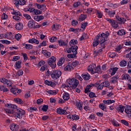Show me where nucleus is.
<instances>
[{"label": "nucleus", "mask_w": 131, "mask_h": 131, "mask_svg": "<svg viewBox=\"0 0 131 131\" xmlns=\"http://www.w3.org/2000/svg\"><path fill=\"white\" fill-rule=\"evenodd\" d=\"M5 106H6V107H9L10 108L5 109V111L6 113L13 114V116H14V117H17V118L21 119V118H22V116L25 115V111L22 109L17 108V106L15 104H7Z\"/></svg>", "instance_id": "f257e3e1"}, {"label": "nucleus", "mask_w": 131, "mask_h": 131, "mask_svg": "<svg viewBox=\"0 0 131 131\" xmlns=\"http://www.w3.org/2000/svg\"><path fill=\"white\" fill-rule=\"evenodd\" d=\"M47 74L48 76L51 75L53 79H58L62 75V72L58 70H53L52 71L48 70Z\"/></svg>", "instance_id": "f03ea898"}, {"label": "nucleus", "mask_w": 131, "mask_h": 131, "mask_svg": "<svg viewBox=\"0 0 131 131\" xmlns=\"http://www.w3.org/2000/svg\"><path fill=\"white\" fill-rule=\"evenodd\" d=\"M110 35V34L108 31L105 32V33H102L100 35L98 34L96 36L99 37V40L100 42H105L108 38V36Z\"/></svg>", "instance_id": "7ed1b4c3"}, {"label": "nucleus", "mask_w": 131, "mask_h": 131, "mask_svg": "<svg viewBox=\"0 0 131 131\" xmlns=\"http://www.w3.org/2000/svg\"><path fill=\"white\" fill-rule=\"evenodd\" d=\"M56 60L57 58L55 56H52L48 59V64L54 69L57 67Z\"/></svg>", "instance_id": "20e7f679"}, {"label": "nucleus", "mask_w": 131, "mask_h": 131, "mask_svg": "<svg viewBox=\"0 0 131 131\" xmlns=\"http://www.w3.org/2000/svg\"><path fill=\"white\" fill-rule=\"evenodd\" d=\"M67 83L70 85H72V89H75L78 85L79 81L77 79L74 78L68 79L67 81Z\"/></svg>", "instance_id": "39448f33"}, {"label": "nucleus", "mask_w": 131, "mask_h": 131, "mask_svg": "<svg viewBox=\"0 0 131 131\" xmlns=\"http://www.w3.org/2000/svg\"><path fill=\"white\" fill-rule=\"evenodd\" d=\"M105 19L106 20V21H107V22L110 23L111 25L114 28H117L118 27H119L118 23L117 22L116 20L109 18H105Z\"/></svg>", "instance_id": "423d86ee"}, {"label": "nucleus", "mask_w": 131, "mask_h": 131, "mask_svg": "<svg viewBox=\"0 0 131 131\" xmlns=\"http://www.w3.org/2000/svg\"><path fill=\"white\" fill-rule=\"evenodd\" d=\"M13 3L15 5L16 8H19V6H24V5H26V1L25 0H14Z\"/></svg>", "instance_id": "0eeeda50"}, {"label": "nucleus", "mask_w": 131, "mask_h": 131, "mask_svg": "<svg viewBox=\"0 0 131 131\" xmlns=\"http://www.w3.org/2000/svg\"><path fill=\"white\" fill-rule=\"evenodd\" d=\"M104 11L105 13H107V15H109L110 18H113L114 15L116 14V11L114 10L110 11L108 8H105Z\"/></svg>", "instance_id": "6e6552de"}, {"label": "nucleus", "mask_w": 131, "mask_h": 131, "mask_svg": "<svg viewBox=\"0 0 131 131\" xmlns=\"http://www.w3.org/2000/svg\"><path fill=\"white\" fill-rule=\"evenodd\" d=\"M0 81L4 84H6L8 86H12V84H13V82L12 81L7 80L5 78H0Z\"/></svg>", "instance_id": "1a4fd4ad"}, {"label": "nucleus", "mask_w": 131, "mask_h": 131, "mask_svg": "<svg viewBox=\"0 0 131 131\" xmlns=\"http://www.w3.org/2000/svg\"><path fill=\"white\" fill-rule=\"evenodd\" d=\"M7 38L8 39H12L13 37V34L12 33H7V34H0V39L2 38Z\"/></svg>", "instance_id": "9d476101"}, {"label": "nucleus", "mask_w": 131, "mask_h": 131, "mask_svg": "<svg viewBox=\"0 0 131 131\" xmlns=\"http://www.w3.org/2000/svg\"><path fill=\"white\" fill-rule=\"evenodd\" d=\"M96 68V64L92 63L89 66L88 70L91 74H95V69Z\"/></svg>", "instance_id": "9b49d317"}, {"label": "nucleus", "mask_w": 131, "mask_h": 131, "mask_svg": "<svg viewBox=\"0 0 131 131\" xmlns=\"http://www.w3.org/2000/svg\"><path fill=\"white\" fill-rule=\"evenodd\" d=\"M58 43L59 47H68V40L64 41L62 39L58 40Z\"/></svg>", "instance_id": "f8f14e48"}, {"label": "nucleus", "mask_w": 131, "mask_h": 131, "mask_svg": "<svg viewBox=\"0 0 131 131\" xmlns=\"http://www.w3.org/2000/svg\"><path fill=\"white\" fill-rule=\"evenodd\" d=\"M93 86H95V84L91 83L89 85H87L86 86V88L84 89L85 94H88V93H90L91 88H93Z\"/></svg>", "instance_id": "ddd939ff"}, {"label": "nucleus", "mask_w": 131, "mask_h": 131, "mask_svg": "<svg viewBox=\"0 0 131 131\" xmlns=\"http://www.w3.org/2000/svg\"><path fill=\"white\" fill-rule=\"evenodd\" d=\"M68 118L72 119V120H78L79 119V116L77 115L70 114L68 116Z\"/></svg>", "instance_id": "4468645a"}, {"label": "nucleus", "mask_w": 131, "mask_h": 131, "mask_svg": "<svg viewBox=\"0 0 131 131\" xmlns=\"http://www.w3.org/2000/svg\"><path fill=\"white\" fill-rule=\"evenodd\" d=\"M57 113L60 115H66L67 114V111L65 110H63L61 108H57Z\"/></svg>", "instance_id": "2eb2a0df"}, {"label": "nucleus", "mask_w": 131, "mask_h": 131, "mask_svg": "<svg viewBox=\"0 0 131 131\" xmlns=\"http://www.w3.org/2000/svg\"><path fill=\"white\" fill-rule=\"evenodd\" d=\"M117 69H118V68H111L110 70L107 71V72L110 73L111 75L112 76H113V75H115V73H116V72L117 71Z\"/></svg>", "instance_id": "dca6fc26"}, {"label": "nucleus", "mask_w": 131, "mask_h": 131, "mask_svg": "<svg viewBox=\"0 0 131 131\" xmlns=\"http://www.w3.org/2000/svg\"><path fill=\"white\" fill-rule=\"evenodd\" d=\"M100 43V40H99V37L95 36L93 42V47H97Z\"/></svg>", "instance_id": "f3484780"}, {"label": "nucleus", "mask_w": 131, "mask_h": 131, "mask_svg": "<svg viewBox=\"0 0 131 131\" xmlns=\"http://www.w3.org/2000/svg\"><path fill=\"white\" fill-rule=\"evenodd\" d=\"M43 19H45L43 15H36L34 17V19L35 21H37V22H39V21H41Z\"/></svg>", "instance_id": "a211bd4d"}, {"label": "nucleus", "mask_w": 131, "mask_h": 131, "mask_svg": "<svg viewBox=\"0 0 131 131\" xmlns=\"http://www.w3.org/2000/svg\"><path fill=\"white\" fill-rule=\"evenodd\" d=\"M45 83L47 85H50V86H52V88H55V86H56V83H55V82H52V81H49L48 80H46L45 81Z\"/></svg>", "instance_id": "6ab92c4d"}, {"label": "nucleus", "mask_w": 131, "mask_h": 131, "mask_svg": "<svg viewBox=\"0 0 131 131\" xmlns=\"http://www.w3.org/2000/svg\"><path fill=\"white\" fill-rule=\"evenodd\" d=\"M125 108V106H123L122 105H119V106L117 107L116 110L117 111H118V112L123 113V112H124Z\"/></svg>", "instance_id": "aec40b11"}, {"label": "nucleus", "mask_w": 131, "mask_h": 131, "mask_svg": "<svg viewBox=\"0 0 131 131\" xmlns=\"http://www.w3.org/2000/svg\"><path fill=\"white\" fill-rule=\"evenodd\" d=\"M10 129L13 131L18 130L19 128V125H17V124H12L10 125Z\"/></svg>", "instance_id": "412c9836"}, {"label": "nucleus", "mask_w": 131, "mask_h": 131, "mask_svg": "<svg viewBox=\"0 0 131 131\" xmlns=\"http://www.w3.org/2000/svg\"><path fill=\"white\" fill-rule=\"evenodd\" d=\"M23 24L21 23H17L15 26V29H17V30H22L23 29Z\"/></svg>", "instance_id": "4be33fe9"}, {"label": "nucleus", "mask_w": 131, "mask_h": 131, "mask_svg": "<svg viewBox=\"0 0 131 131\" xmlns=\"http://www.w3.org/2000/svg\"><path fill=\"white\" fill-rule=\"evenodd\" d=\"M34 25H35V21L33 19L29 21L28 23V26L29 28H33Z\"/></svg>", "instance_id": "5701e85b"}, {"label": "nucleus", "mask_w": 131, "mask_h": 131, "mask_svg": "<svg viewBox=\"0 0 131 131\" xmlns=\"http://www.w3.org/2000/svg\"><path fill=\"white\" fill-rule=\"evenodd\" d=\"M77 50H78V47L77 46H73L71 47V52L75 55H77Z\"/></svg>", "instance_id": "b1692460"}, {"label": "nucleus", "mask_w": 131, "mask_h": 131, "mask_svg": "<svg viewBox=\"0 0 131 131\" xmlns=\"http://www.w3.org/2000/svg\"><path fill=\"white\" fill-rule=\"evenodd\" d=\"M102 102L104 104H106V105H110L113 104V103H115V100L111 99L103 100Z\"/></svg>", "instance_id": "393cba45"}, {"label": "nucleus", "mask_w": 131, "mask_h": 131, "mask_svg": "<svg viewBox=\"0 0 131 131\" xmlns=\"http://www.w3.org/2000/svg\"><path fill=\"white\" fill-rule=\"evenodd\" d=\"M130 78V76L128 74H123L121 76L122 80H128Z\"/></svg>", "instance_id": "a878e982"}, {"label": "nucleus", "mask_w": 131, "mask_h": 131, "mask_svg": "<svg viewBox=\"0 0 131 131\" xmlns=\"http://www.w3.org/2000/svg\"><path fill=\"white\" fill-rule=\"evenodd\" d=\"M81 76L84 80H90L91 79V75L89 73L83 74L81 75Z\"/></svg>", "instance_id": "bb28decb"}, {"label": "nucleus", "mask_w": 131, "mask_h": 131, "mask_svg": "<svg viewBox=\"0 0 131 131\" xmlns=\"http://www.w3.org/2000/svg\"><path fill=\"white\" fill-rule=\"evenodd\" d=\"M95 12L97 16V18L101 19V18L103 17V13H102L101 11L95 9Z\"/></svg>", "instance_id": "cd10ccee"}, {"label": "nucleus", "mask_w": 131, "mask_h": 131, "mask_svg": "<svg viewBox=\"0 0 131 131\" xmlns=\"http://www.w3.org/2000/svg\"><path fill=\"white\" fill-rule=\"evenodd\" d=\"M99 107L103 111L107 112V106L104 103H100L99 104Z\"/></svg>", "instance_id": "c85d7f7f"}, {"label": "nucleus", "mask_w": 131, "mask_h": 131, "mask_svg": "<svg viewBox=\"0 0 131 131\" xmlns=\"http://www.w3.org/2000/svg\"><path fill=\"white\" fill-rule=\"evenodd\" d=\"M78 43V41L77 39H72L69 42V45L70 47H73V46H76L75 45H77Z\"/></svg>", "instance_id": "c756f323"}, {"label": "nucleus", "mask_w": 131, "mask_h": 131, "mask_svg": "<svg viewBox=\"0 0 131 131\" xmlns=\"http://www.w3.org/2000/svg\"><path fill=\"white\" fill-rule=\"evenodd\" d=\"M95 86L97 88V91H100V90H103V88H104L102 83L100 84V83L97 82L95 83Z\"/></svg>", "instance_id": "7c9ffc66"}, {"label": "nucleus", "mask_w": 131, "mask_h": 131, "mask_svg": "<svg viewBox=\"0 0 131 131\" xmlns=\"http://www.w3.org/2000/svg\"><path fill=\"white\" fill-rule=\"evenodd\" d=\"M28 42L30 43H36V45H38V43H39L38 40L33 38L29 39Z\"/></svg>", "instance_id": "2f4dec72"}, {"label": "nucleus", "mask_w": 131, "mask_h": 131, "mask_svg": "<svg viewBox=\"0 0 131 131\" xmlns=\"http://www.w3.org/2000/svg\"><path fill=\"white\" fill-rule=\"evenodd\" d=\"M35 5L36 6L37 9H39V10H42V9L45 10V8L46 7V5L45 4H39L38 3H35Z\"/></svg>", "instance_id": "473e14b6"}, {"label": "nucleus", "mask_w": 131, "mask_h": 131, "mask_svg": "<svg viewBox=\"0 0 131 131\" xmlns=\"http://www.w3.org/2000/svg\"><path fill=\"white\" fill-rule=\"evenodd\" d=\"M95 73L101 74L102 73V70H101V66H99L95 67L94 70V74Z\"/></svg>", "instance_id": "72a5a7b5"}, {"label": "nucleus", "mask_w": 131, "mask_h": 131, "mask_svg": "<svg viewBox=\"0 0 131 131\" xmlns=\"http://www.w3.org/2000/svg\"><path fill=\"white\" fill-rule=\"evenodd\" d=\"M88 18V15L86 14H81L79 16V21H80L82 22V21H84L85 19H86Z\"/></svg>", "instance_id": "f704fd0d"}, {"label": "nucleus", "mask_w": 131, "mask_h": 131, "mask_svg": "<svg viewBox=\"0 0 131 131\" xmlns=\"http://www.w3.org/2000/svg\"><path fill=\"white\" fill-rule=\"evenodd\" d=\"M70 98V95L68 93L64 92L63 96V99L64 101H68L69 99Z\"/></svg>", "instance_id": "c9c22d12"}, {"label": "nucleus", "mask_w": 131, "mask_h": 131, "mask_svg": "<svg viewBox=\"0 0 131 131\" xmlns=\"http://www.w3.org/2000/svg\"><path fill=\"white\" fill-rule=\"evenodd\" d=\"M119 77H118V75H116L114 77H113L111 78V83H115L117 81V80L118 79Z\"/></svg>", "instance_id": "e433bc0d"}, {"label": "nucleus", "mask_w": 131, "mask_h": 131, "mask_svg": "<svg viewBox=\"0 0 131 131\" xmlns=\"http://www.w3.org/2000/svg\"><path fill=\"white\" fill-rule=\"evenodd\" d=\"M42 53L45 55V56L46 57H51V52L47 51V50H42Z\"/></svg>", "instance_id": "4c0bfd02"}, {"label": "nucleus", "mask_w": 131, "mask_h": 131, "mask_svg": "<svg viewBox=\"0 0 131 131\" xmlns=\"http://www.w3.org/2000/svg\"><path fill=\"white\" fill-rule=\"evenodd\" d=\"M127 64V62H126V61L124 59L122 60L119 62V66L121 67H125V66H126Z\"/></svg>", "instance_id": "58836bf2"}, {"label": "nucleus", "mask_w": 131, "mask_h": 131, "mask_svg": "<svg viewBox=\"0 0 131 131\" xmlns=\"http://www.w3.org/2000/svg\"><path fill=\"white\" fill-rule=\"evenodd\" d=\"M48 94H49V95H53V96H55V95L56 94H58V91L57 90H49L47 91Z\"/></svg>", "instance_id": "ea45409f"}, {"label": "nucleus", "mask_w": 131, "mask_h": 131, "mask_svg": "<svg viewBox=\"0 0 131 131\" xmlns=\"http://www.w3.org/2000/svg\"><path fill=\"white\" fill-rule=\"evenodd\" d=\"M71 70H73V67L71 65H68L64 68V71H71Z\"/></svg>", "instance_id": "a19ab883"}, {"label": "nucleus", "mask_w": 131, "mask_h": 131, "mask_svg": "<svg viewBox=\"0 0 131 131\" xmlns=\"http://www.w3.org/2000/svg\"><path fill=\"white\" fill-rule=\"evenodd\" d=\"M65 62V58L64 57H61L59 59V61L57 62V65L58 66H61Z\"/></svg>", "instance_id": "79ce46f5"}, {"label": "nucleus", "mask_w": 131, "mask_h": 131, "mask_svg": "<svg viewBox=\"0 0 131 131\" xmlns=\"http://www.w3.org/2000/svg\"><path fill=\"white\" fill-rule=\"evenodd\" d=\"M116 18L117 19V20H118V21H120L122 24H124V23L126 21V19H125V18L119 16H118L116 17Z\"/></svg>", "instance_id": "37998d69"}, {"label": "nucleus", "mask_w": 131, "mask_h": 131, "mask_svg": "<svg viewBox=\"0 0 131 131\" xmlns=\"http://www.w3.org/2000/svg\"><path fill=\"white\" fill-rule=\"evenodd\" d=\"M0 90L6 93H7V92H9V89L6 88V86L3 85H0Z\"/></svg>", "instance_id": "c03bdc74"}, {"label": "nucleus", "mask_w": 131, "mask_h": 131, "mask_svg": "<svg viewBox=\"0 0 131 131\" xmlns=\"http://www.w3.org/2000/svg\"><path fill=\"white\" fill-rule=\"evenodd\" d=\"M23 45L24 46V47H25L27 50H31L33 48V46H32L31 44L23 43Z\"/></svg>", "instance_id": "a18cd8bd"}, {"label": "nucleus", "mask_w": 131, "mask_h": 131, "mask_svg": "<svg viewBox=\"0 0 131 131\" xmlns=\"http://www.w3.org/2000/svg\"><path fill=\"white\" fill-rule=\"evenodd\" d=\"M21 63H22L21 60H19V61L16 62L15 67L17 68V69H20L21 68Z\"/></svg>", "instance_id": "49530a36"}, {"label": "nucleus", "mask_w": 131, "mask_h": 131, "mask_svg": "<svg viewBox=\"0 0 131 131\" xmlns=\"http://www.w3.org/2000/svg\"><path fill=\"white\" fill-rule=\"evenodd\" d=\"M28 110L29 112H31V113H32L33 111H37V108L35 106L34 107H29V108H28Z\"/></svg>", "instance_id": "de8ad7c7"}, {"label": "nucleus", "mask_w": 131, "mask_h": 131, "mask_svg": "<svg viewBox=\"0 0 131 131\" xmlns=\"http://www.w3.org/2000/svg\"><path fill=\"white\" fill-rule=\"evenodd\" d=\"M108 55H109V57L110 58H116V57H118V54H117L116 53H114V52L110 53L108 54Z\"/></svg>", "instance_id": "09e8293b"}, {"label": "nucleus", "mask_w": 131, "mask_h": 131, "mask_svg": "<svg viewBox=\"0 0 131 131\" xmlns=\"http://www.w3.org/2000/svg\"><path fill=\"white\" fill-rule=\"evenodd\" d=\"M130 111H131V106L126 105L124 112L126 113V114H128V113H129Z\"/></svg>", "instance_id": "8fccbe9b"}, {"label": "nucleus", "mask_w": 131, "mask_h": 131, "mask_svg": "<svg viewBox=\"0 0 131 131\" xmlns=\"http://www.w3.org/2000/svg\"><path fill=\"white\" fill-rule=\"evenodd\" d=\"M117 34L118 35H125V30L122 29L121 30H119L118 32H117Z\"/></svg>", "instance_id": "3c124183"}, {"label": "nucleus", "mask_w": 131, "mask_h": 131, "mask_svg": "<svg viewBox=\"0 0 131 131\" xmlns=\"http://www.w3.org/2000/svg\"><path fill=\"white\" fill-rule=\"evenodd\" d=\"M14 101L17 103V104H19L20 105H21V104H23V103H24L23 102V100H22V99H20L19 98H17L16 99H14Z\"/></svg>", "instance_id": "603ef678"}, {"label": "nucleus", "mask_w": 131, "mask_h": 131, "mask_svg": "<svg viewBox=\"0 0 131 131\" xmlns=\"http://www.w3.org/2000/svg\"><path fill=\"white\" fill-rule=\"evenodd\" d=\"M102 83V85L103 86V88H108L109 85H110V82L108 81H105Z\"/></svg>", "instance_id": "864d4df0"}, {"label": "nucleus", "mask_w": 131, "mask_h": 131, "mask_svg": "<svg viewBox=\"0 0 131 131\" xmlns=\"http://www.w3.org/2000/svg\"><path fill=\"white\" fill-rule=\"evenodd\" d=\"M12 14L15 15V16H20V17H22V13L19 11H13V12L12 13Z\"/></svg>", "instance_id": "5fc2aeb1"}, {"label": "nucleus", "mask_w": 131, "mask_h": 131, "mask_svg": "<svg viewBox=\"0 0 131 131\" xmlns=\"http://www.w3.org/2000/svg\"><path fill=\"white\" fill-rule=\"evenodd\" d=\"M41 109L42 111L47 112V111H48V109H49V105L44 104Z\"/></svg>", "instance_id": "6e6d98bb"}, {"label": "nucleus", "mask_w": 131, "mask_h": 131, "mask_svg": "<svg viewBox=\"0 0 131 131\" xmlns=\"http://www.w3.org/2000/svg\"><path fill=\"white\" fill-rule=\"evenodd\" d=\"M79 62L77 60H75V61H73L71 63V66L73 68L76 67V66H78Z\"/></svg>", "instance_id": "4d7b16f0"}, {"label": "nucleus", "mask_w": 131, "mask_h": 131, "mask_svg": "<svg viewBox=\"0 0 131 131\" xmlns=\"http://www.w3.org/2000/svg\"><path fill=\"white\" fill-rule=\"evenodd\" d=\"M34 14V15H40V14H42V11H41L39 9H35V12Z\"/></svg>", "instance_id": "13d9d810"}, {"label": "nucleus", "mask_w": 131, "mask_h": 131, "mask_svg": "<svg viewBox=\"0 0 131 131\" xmlns=\"http://www.w3.org/2000/svg\"><path fill=\"white\" fill-rule=\"evenodd\" d=\"M52 29L53 30H58V29H59V25L54 24L52 26Z\"/></svg>", "instance_id": "bf43d9fd"}, {"label": "nucleus", "mask_w": 131, "mask_h": 131, "mask_svg": "<svg viewBox=\"0 0 131 131\" xmlns=\"http://www.w3.org/2000/svg\"><path fill=\"white\" fill-rule=\"evenodd\" d=\"M76 106L77 107V108H78L79 109V110H82V103L81 102H78L76 104Z\"/></svg>", "instance_id": "052dcab7"}, {"label": "nucleus", "mask_w": 131, "mask_h": 131, "mask_svg": "<svg viewBox=\"0 0 131 131\" xmlns=\"http://www.w3.org/2000/svg\"><path fill=\"white\" fill-rule=\"evenodd\" d=\"M18 91L17 89H14V88H11V89L10 90V92H11L12 93V94H14V95H16V94H17V93L18 94L19 92H18Z\"/></svg>", "instance_id": "680f3d73"}, {"label": "nucleus", "mask_w": 131, "mask_h": 131, "mask_svg": "<svg viewBox=\"0 0 131 131\" xmlns=\"http://www.w3.org/2000/svg\"><path fill=\"white\" fill-rule=\"evenodd\" d=\"M68 58H72L73 59H74V58H76V54H75L74 53L71 54H68L67 55Z\"/></svg>", "instance_id": "e2e57ef3"}, {"label": "nucleus", "mask_w": 131, "mask_h": 131, "mask_svg": "<svg viewBox=\"0 0 131 131\" xmlns=\"http://www.w3.org/2000/svg\"><path fill=\"white\" fill-rule=\"evenodd\" d=\"M84 39H86V34L84 33L82 34V35L79 38V40H83Z\"/></svg>", "instance_id": "0e129e2a"}, {"label": "nucleus", "mask_w": 131, "mask_h": 131, "mask_svg": "<svg viewBox=\"0 0 131 131\" xmlns=\"http://www.w3.org/2000/svg\"><path fill=\"white\" fill-rule=\"evenodd\" d=\"M78 24V21L77 20L72 21L71 25L72 26H76Z\"/></svg>", "instance_id": "69168bd1"}, {"label": "nucleus", "mask_w": 131, "mask_h": 131, "mask_svg": "<svg viewBox=\"0 0 131 131\" xmlns=\"http://www.w3.org/2000/svg\"><path fill=\"white\" fill-rule=\"evenodd\" d=\"M112 123L114 126H119V123L115 120H113L112 121Z\"/></svg>", "instance_id": "338daca9"}, {"label": "nucleus", "mask_w": 131, "mask_h": 131, "mask_svg": "<svg viewBox=\"0 0 131 131\" xmlns=\"http://www.w3.org/2000/svg\"><path fill=\"white\" fill-rule=\"evenodd\" d=\"M122 49V46L121 45L118 46L115 48L116 52H120V51Z\"/></svg>", "instance_id": "774afa93"}]
</instances>
